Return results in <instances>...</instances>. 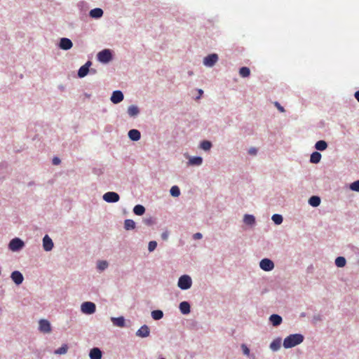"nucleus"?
I'll list each match as a JSON object with an SVG mask.
<instances>
[{
  "label": "nucleus",
  "instance_id": "nucleus-1",
  "mask_svg": "<svg viewBox=\"0 0 359 359\" xmlns=\"http://www.w3.org/2000/svg\"><path fill=\"white\" fill-rule=\"evenodd\" d=\"M303 340L304 337L300 334H290L284 339L283 346L285 348H292L301 344Z\"/></svg>",
  "mask_w": 359,
  "mask_h": 359
},
{
  "label": "nucleus",
  "instance_id": "nucleus-2",
  "mask_svg": "<svg viewBox=\"0 0 359 359\" xmlns=\"http://www.w3.org/2000/svg\"><path fill=\"white\" fill-rule=\"evenodd\" d=\"M191 278L187 275H183L179 278L177 285L182 290H188L191 287Z\"/></svg>",
  "mask_w": 359,
  "mask_h": 359
},
{
  "label": "nucleus",
  "instance_id": "nucleus-3",
  "mask_svg": "<svg viewBox=\"0 0 359 359\" xmlns=\"http://www.w3.org/2000/svg\"><path fill=\"white\" fill-rule=\"evenodd\" d=\"M24 246V242L19 238H15L12 239L8 244V248L13 252L18 251L21 250Z\"/></svg>",
  "mask_w": 359,
  "mask_h": 359
},
{
  "label": "nucleus",
  "instance_id": "nucleus-4",
  "mask_svg": "<svg viewBox=\"0 0 359 359\" xmlns=\"http://www.w3.org/2000/svg\"><path fill=\"white\" fill-rule=\"evenodd\" d=\"M95 304L90 302H86L81 304V309L83 313L92 314L95 311Z\"/></svg>",
  "mask_w": 359,
  "mask_h": 359
},
{
  "label": "nucleus",
  "instance_id": "nucleus-5",
  "mask_svg": "<svg viewBox=\"0 0 359 359\" xmlns=\"http://www.w3.org/2000/svg\"><path fill=\"white\" fill-rule=\"evenodd\" d=\"M111 53L108 49H104L97 54L98 60L104 63L109 62L111 60Z\"/></svg>",
  "mask_w": 359,
  "mask_h": 359
},
{
  "label": "nucleus",
  "instance_id": "nucleus-6",
  "mask_svg": "<svg viewBox=\"0 0 359 359\" xmlns=\"http://www.w3.org/2000/svg\"><path fill=\"white\" fill-rule=\"evenodd\" d=\"M119 195L113 191H109L103 195V199L107 203H116L119 201Z\"/></svg>",
  "mask_w": 359,
  "mask_h": 359
},
{
  "label": "nucleus",
  "instance_id": "nucleus-7",
  "mask_svg": "<svg viewBox=\"0 0 359 359\" xmlns=\"http://www.w3.org/2000/svg\"><path fill=\"white\" fill-rule=\"evenodd\" d=\"M259 266L265 271H270L274 268V264L271 259L265 258L260 261Z\"/></svg>",
  "mask_w": 359,
  "mask_h": 359
},
{
  "label": "nucleus",
  "instance_id": "nucleus-8",
  "mask_svg": "<svg viewBox=\"0 0 359 359\" xmlns=\"http://www.w3.org/2000/svg\"><path fill=\"white\" fill-rule=\"evenodd\" d=\"M217 54H210L204 58L203 63L205 66L212 67L217 62Z\"/></svg>",
  "mask_w": 359,
  "mask_h": 359
},
{
  "label": "nucleus",
  "instance_id": "nucleus-9",
  "mask_svg": "<svg viewBox=\"0 0 359 359\" xmlns=\"http://www.w3.org/2000/svg\"><path fill=\"white\" fill-rule=\"evenodd\" d=\"M39 330L43 333H49L51 331V327L50 323L47 320H39Z\"/></svg>",
  "mask_w": 359,
  "mask_h": 359
},
{
  "label": "nucleus",
  "instance_id": "nucleus-10",
  "mask_svg": "<svg viewBox=\"0 0 359 359\" xmlns=\"http://www.w3.org/2000/svg\"><path fill=\"white\" fill-rule=\"evenodd\" d=\"M11 278L12 280L18 285H20L24 280L22 274L18 271H13L11 273Z\"/></svg>",
  "mask_w": 359,
  "mask_h": 359
},
{
  "label": "nucleus",
  "instance_id": "nucleus-11",
  "mask_svg": "<svg viewBox=\"0 0 359 359\" xmlns=\"http://www.w3.org/2000/svg\"><path fill=\"white\" fill-rule=\"evenodd\" d=\"M123 94L121 91L115 90L112 93V95L111 97V101L114 104H118L123 100Z\"/></svg>",
  "mask_w": 359,
  "mask_h": 359
},
{
  "label": "nucleus",
  "instance_id": "nucleus-12",
  "mask_svg": "<svg viewBox=\"0 0 359 359\" xmlns=\"http://www.w3.org/2000/svg\"><path fill=\"white\" fill-rule=\"evenodd\" d=\"M43 247L46 251H50L53 248V241L48 235H46L43 238Z\"/></svg>",
  "mask_w": 359,
  "mask_h": 359
},
{
  "label": "nucleus",
  "instance_id": "nucleus-13",
  "mask_svg": "<svg viewBox=\"0 0 359 359\" xmlns=\"http://www.w3.org/2000/svg\"><path fill=\"white\" fill-rule=\"evenodd\" d=\"M73 46L72 41L67 38H62L60 42V48L62 50H69Z\"/></svg>",
  "mask_w": 359,
  "mask_h": 359
},
{
  "label": "nucleus",
  "instance_id": "nucleus-14",
  "mask_svg": "<svg viewBox=\"0 0 359 359\" xmlns=\"http://www.w3.org/2000/svg\"><path fill=\"white\" fill-rule=\"evenodd\" d=\"M91 65L90 61L87 62L84 65L80 67L78 72V76L80 78H83L87 75L89 71V67Z\"/></svg>",
  "mask_w": 359,
  "mask_h": 359
},
{
  "label": "nucleus",
  "instance_id": "nucleus-15",
  "mask_svg": "<svg viewBox=\"0 0 359 359\" xmlns=\"http://www.w3.org/2000/svg\"><path fill=\"white\" fill-rule=\"evenodd\" d=\"M137 336L147 337L149 335V329L147 325H142L136 332Z\"/></svg>",
  "mask_w": 359,
  "mask_h": 359
},
{
  "label": "nucleus",
  "instance_id": "nucleus-16",
  "mask_svg": "<svg viewBox=\"0 0 359 359\" xmlns=\"http://www.w3.org/2000/svg\"><path fill=\"white\" fill-rule=\"evenodd\" d=\"M128 137L131 140L137 141L141 137L140 132L136 129H132L128 132Z\"/></svg>",
  "mask_w": 359,
  "mask_h": 359
},
{
  "label": "nucleus",
  "instance_id": "nucleus-17",
  "mask_svg": "<svg viewBox=\"0 0 359 359\" xmlns=\"http://www.w3.org/2000/svg\"><path fill=\"white\" fill-rule=\"evenodd\" d=\"M90 359H101L102 351L98 348H93L90 351Z\"/></svg>",
  "mask_w": 359,
  "mask_h": 359
},
{
  "label": "nucleus",
  "instance_id": "nucleus-18",
  "mask_svg": "<svg viewBox=\"0 0 359 359\" xmlns=\"http://www.w3.org/2000/svg\"><path fill=\"white\" fill-rule=\"evenodd\" d=\"M270 322L273 326H278L282 323V318L279 315L272 314L269 318Z\"/></svg>",
  "mask_w": 359,
  "mask_h": 359
},
{
  "label": "nucleus",
  "instance_id": "nucleus-19",
  "mask_svg": "<svg viewBox=\"0 0 359 359\" xmlns=\"http://www.w3.org/2000/svg\"><path fill=\"white\" fill-rule=\"evenodd\" d=\"M180 310L183 314L190 313V304L187 302H182L180 304Z\"/></svg>",
  "mask_w": 359,
  "mask_h": 359
},
{
  "label": "nucleus",
  "instance_id": "nucleus-20",
  "mask_svg": "<svg viewBox=\"0 0 359 359\" xmlns=\"http://www.w3.org/2000/svg\"><path fill=\"white\" fill-rule=\"evenodd\" d=\"M113 324L119 327H123L125 326V319L123 317L111 318Z\"/></svg>",
  "mask_w": 359,
  "mask_h": 359
},
{
  "label": "nucleus",
  "instance_id": "nucleus-21",
  "mask_svg": "<svg viewBox=\"0 0 359 359\" xmlns=\"http://www.w3.org/2000/svg\"><path fill=\"white\" fill-rule=\"evenodd\" d=\"M103 15V11L101 8H96L90 11V16L93 18H100Z\"/></svg>",
  "mask_w": 359,
  "mask_h": 359
},
{
  "label": "nucleus",
  "instance_id": "nucleus-22",
  "mask_svg": "<svg viewBox=\"0 0 359 359\" xmlns=\"http://www.w3.org/2000/svg\"><path fill=\"white\" fill-rule=\"evenodd\" d=\"M281 345V339H274L270 344V348L273 351H276L280 348Z\"/></svg>",
  "mask_w": 359,
  "mask_h": 359
},
{
  "label": "nucleus",
  "instance_id": "nucleus-23",
  "mask_svg": "<svg viewBox=\"0 0 359 359\" xmlns=\"http://www.w3.org/2000/svg\"><path fill=\"white\" fill-rule=\"evenodd\" d=\"M321 159V154L318 151H314L311 154L310 161L313 163H318Z\"/></svg>",
  "mask_w": 359,
  "mask_h": 359
},
{
  "label": "nucleus",
  "instance_id": "nucleus-24",
  "mask_svg": "<svg viewBox=\"0 0 359 359\" xmlns=\"http://www.w3.org/2000/svg\"><path fill=\"white\" fill-rule=\"evenodd\" d=\"M309 203L313 207H318L320 203V198L317 196H313L309 198Z\"/></svg>",
  "mask_w": 359,
  "mask_h": 359
},
{
  "label": "nucleus",
  "instance_id": "nucleus-25",
  "mask_svg": "<svg viewBox=\"0 0 359 359\" xmlns=\"http://www.w3.org/2000/svg\"><path fill=\"white\" fill-rule=\"evenodd\" d=\"M124 228L126 230H132L135 228V222L133 219H126L124 222Z\"/></svg>",
  "mask_w": 359,
  "mask_h": 359
},
{
  "label": "nucleus",
  "instance_id": "nucleus-26",
  "mask_svg": "<svg viewBox=\"0 0 359 359\" xmlns=\"http://www.w3.org/2000/svg\"><path fill=\"white\" fill-rule=\"evenodd\" d=\"M327 144L324 140H319L315 144V148L319 151H324L327 149Z\"/></svg>",
  "mask_w": 359,
  "mask_h": 359
},
{
  "label": "nucleus",
  "instance_id": "nucleus-27",
  "mask_svg": "<svg viewBox=\"0 0 359 359\" xmlns=\"http://www.w3.org/2000/svg\"><path fill=\"white\" fill-rule=\"evenodd\" d=\"M140 111L137 106L131 105L128 109V114L130 116H135L139 114Z\"/></svg>",
  "mask_w": 359,
  "mask_h": 359
},
{
  "label": "nucleus",
  "instance_id": "nucleus-28",
  "mask_svg": "<svg viewBox=\"0 0 359 359\" xmlns=\"http://www.w3.org/2000/svg\"><path fill=\"white\" fill-rule=\"evenodd\" d=\"M133 212L137 215H142L145 212V208L142 205H137L133 208Z\"/></svg>",
  "mask_w": 359,
  "mask_h": 359
},
{
  "label": "nucleus",
  "instance_id": "nucleus-29",
  "mask_svg": "<svg viewBox=\"0 0 359 359\" xmlns=\"http://www.w3.org/2000/svg\"><path fill=\"white\" fill-rule=\"evenodd\" d=\"M239 74L242 77H248L250 74V70L247 67H243L239 69Z\"/></svg>",
  "mask_w": 359,
  "mask_h": 359
},
{
  "label": "nucleus",
  "instance_id": "nucleus-30",
  "mask_svg": "<svg viewBox=\"0 0 359 359\" xmlns=\"http://www.w3.org/2000/svg\"><path fill=\"white\" fill-rule=\"evenodd\" d=\"M255 219L253 215H245L244 216L243 222L248 225H251L255 223Z\"/></svg>",
  "mask_w": 359,
  "mask_h": 359
},
{
  "label": "nucleus",
  "instance_id": "nucleus-31",
  "mask_svg": "<svg viewBox=\"0 0 359 359\" xmlns=\"http://www.w3.org/2000/svg\"><path fill=\"white\" fill-rule=\"evenodd\" d=\"M151 316L154 320H160L163 316V313L161 310H155L151 312Z\"/></svg>",
  "mask_w": 359,
  "mask_h": 359
},
{
  "label": "nucleus",
  "instance_id": "nucleus-32",
  "mask_svg": "<svg viewBox=\"0 0 359 359\" xmlns=\"http://www.w3.org/2000/svg\"><path fill=\"white\" fill-rule=\"evenodd\" d=\"M346 261L344 257H338L335 259V264L338 267H344L346 265Z\"/></svg>",
  "mask_w": 359,
  "mask_h": 359
},
{
  "label": "nucleus",
  "instance_id": "nucleus-33",
  "mask_svg": "<svg viewBox=\"0 0 359 359\" xmlns=\"http://www.w3.org/2000/svg\"><path fill=\"white\" fill-rule=\"evenodd\" d=\"M68 346L67 344L62 345L60 348L56 349L54 353L57 355L65 354L67 352Z\"/></svg>",
  "mask_w": 359,
  "mask_h": 359
},
{
  "label": "nucleus",
  "instance_id": "nucleus-34",
  "mask_svg": "<svg viewBox=\"0 0 359 359\" xmlns=\"http://www.w3.org/2000/svg\"><path fill=\"white\" fill-rule=\"evenodd\" d=\"M203 162V159L200 156L193 157L189 159V163L191 165H200Z\"/></svg>",
  "mask_w": 359,
  "mask_h": 359
},
{
  "label": "nucleus",
  "instance_id": "nucleus-35",
  "mask_svg": "<svg viewBox=\"0 0 359 359\" xmlns=\"http://www.w3.org/2000/svg\"><path fill=\"white\" fill-rule=\"evenodd\" d=\"M212 144L210 141L204 140L201 143V148L205 151L210 150Z\"/></svg>",
  "mask_w": 359,
  "mask_h": 359
},
{
  "label": "nucleus",
  "instance_id": "nucleus-36",
  "mask_svg": "<svg viewBox=\"0 0 359 359\" xmlns=\"http://www.w3.org/2000/svg\"><path fill=\"white\" fill-rule=\"evenodd\" d=\"M170 194L174 197H177L180 195V190L177 186H173L170 189Z\"/></svg>",
  "mask_w": 359,
  "mask_h": 359
},
{
  "label": "nucleus",
  "instance_id": "nucleus-37",
  "mask_svg": "<svg viewBox=\"0 0 359 359\" xmlns=\"http://www.w3.org/2000/svg\"><path fill=\"white\" fill-rule=\"evenodd\" d=\"M272 220L276 224H280L283 222V217L278 214H274L272 216Z\"/></svg>",
  "mask_w": 359,
  "mask_h": 359
},
{
  "label": "nucleus",
  "instance_id": "nucleus-38",
  "mask_svg": "<svg viewBox=\"0 0 359 359\" xmlns=\"http://www.w3.org/2000/svg\"><path fill=\"white\" fill-rule=\"evenodd\" d=\"M108 266V263L107 261H99L97 263V268L100 271H103L107 269Z\"/></svg>",
  "mask_w": 359,
  "mask_h": 359
},
{
  "label": "nucleus",
  "instance_id": "nucleus-39",
  "mask_svg": "<svg viewBox=\"0 0 359 359\" xmlns=\"http://www.w3.org/2000/svg\"><path fill=\"white\" fill-rule=\"evenodd\" d=\"M350 189L354 191H359V180L355 181L350 184Z\"/></svg>",
  "mask_w": 359,
  "mask_h": 359
},
{
  "label": "nucleus",
  "instance_id": "nucleus-40",
  "mask_svg": "<svg viewBox=\"0 0 359 359\" xmlns=\"http://www.w3.org/2000/svg\"><path fill=\"white\" fill-rule=\"evenodd\" d=\"M157 246V243L154 241H150L148 245V250L149 252L154 251Z\"/></svg>",
  "mask_w": 359,
  "mask_h": 359
},
{
  "label": "nucleus",
  "instance_id": "nucleus-41",
  "mask_svg": "<svg viewBox=\"0 0 359 359\" xmlns=\"http://www.w3.org/2000/svg\"><path fill=\"white\" fill-rule=\"evenodd\" d=\"M241 348L243 350V352L245 355L249 356L250 355V349L245 344H242Z\"/></svg>",
  "mask_w": 359,
  "mask_h": 359
},
{
  "label": "nucleus",
  "instance_id": "nucleus-42",
  "mask_svg": "<svg viewBox=\"0 0 359 359\" xmlns=\"http://www.w3.org/2000/svg\"><path fill=\"white\" fill-rule=\"evenodd\" d=\"M169 236V232L168 231H165L161 233V238L163 241H167Z\"/></svg>",
  "mask_w": 359,
  "mask_h": 359
},
{
  "label": "nucleus",
  "instance_id": "nucleus-43",
  "mask_svg": "<svg viewBox=\"0 0 359 359\" xmlns=\"http://www.w3.org/2000/svg\"><path fill=\"white\" fill-rule=\"evenodd\" d=\"M274 104L280 112L285 111L284 108L278 102H276Z\"/></svg>",
  "mask_w": 359,
  "mask_h": 359
},
{
  "label": "nucleus",
  "instance_id": "nucleus-44",
  "mask_svg": "<svg viewBox=\"0 0 359 359\" xmlns=\"http://www.w3.org/2000/svg\"><path fill=\"white\" fill-rule=\"evenodd\" d=\"M257 149H256V148H254V147L250 148V149H249V151H248V153H249L250 155H255V154H257Z\"/></svg>",
  "mask_w": 359,
  "mask_h": 359
},
{
  "label": "nucleus",
  "instance_id": "nucleus-45",
  "mask_svg": "<svg viewBox=\"0 0 359 359\" xmlns=\"http://www.w3.org/2000/svg\"><path fill=\"white\" fill-rule=\"evenodd\" d=\"M53 163L54 165H59L60 163V159L58 157H54L53 158Z\"/></svg>",
  "mask_w": 359,
  "mask_h": 359
},
{
  "label": "nucleus",
  "instance_id": "nucleus-46",
  "mask_svg": "<svg viewBox=\"0 0 359 359\" xmlns=\"http://www.w3.org/2000/svg\"><path fill=\"white\" fill-rule=\"evenodd\" d=\"M194 239H201L202 238V234L201 233H196L194 234Z\"/></svg>",
  "mask_w": 359,
  "mask_h": 359
},
{
  "label": "nucleus",
  "instance_id": "nucleus-47",
  "mask_svg": "<svg viewBox=\"0 0 359 359\" xmlns=\"http://www.w3.org/2000/svg\"><path fill=\"white\" fill-rule=\"evenodd\" d=\"M354 96H355V99L358 100V102H359V90H358L355 93Z\"/></svg>",
  "mask_w": 359,
  "mask_h": 359
},
{
  "label": "nucleus",
  "instance_id": "nucleus-48",
  "mask_svg": "<svg viewBox=\"0 0 359 359\" xmlns=\"http://www.w3.org/2000/svg\"><path fill=\"white\" fill-rule=\"evenodd\" d=\"M198 93H199V95L196 97V99H199L201 97V96L203 93V91L201 89H200V90H198Z\"/></svg>",
  "mask_w": 359,
  "mask_h": 359
}]
</instances>
